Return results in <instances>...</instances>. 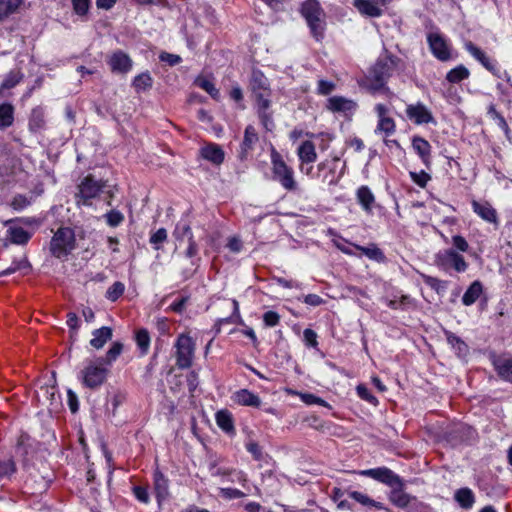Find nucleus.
<instances>
[{
    "mask_svg": "<svg viewBox=\"0 0 512 512\" xmlns=\"http://www.w3.org/2000/svg\"><path fill=\"white\" fill-rule=\"evenodd\" d=\"M135 341L140 350V355L144 356L148 353L150 347V334L147 329L141 328L135 333Z\"/></svg>",
    "mask_w": 512,
    "mask_h": 512,
    "instance_id": "e433bc0d",
    "label": "nucleus"
},
{
    "mask_svg": "<svg viewBox=\"0 0 512 512\" xmlns=\"http://www.w3.org/2000/svg\"><path fill=\"white\" fill-rule=\"evenodd\" d=\"M297 155L302 164L313 163L317 160L315 144L310 141H304L297 149Z\"/></svg>",
    "mask_w": 512,
    "mask_h": 512,
    "instance_id": "5701e85b",
    "label": "nucleus"
},
{
    "mask_svg": "<svg viewBox=\"0 0 512 512\" xmlns=\"http://www.w3.org/2000/svg\"><path fill=\"white\" fill-rule=\"evenodd\" d=\"M253 97L255 99L257 114L262 112H269L271 107V91L254 94Z\"/></svg>",
    "mask_w": 512,
    "mask_h": 512,
    "instance_id": "79ce46f5",
    "label": "nucleus"
},
{
    "mask_svg": "<svg viewBox=\"0 0 512 512\" xmlns=\"http://www.w3.org/2000/svg\"><path fill=\"white\" fill-rule=\"evenodd\" d=\"M173 235L178 241L194 239L190 224L183 219L176 224Z\"/></svg>",
    "mask_w": 512,
    "mask_h": 512,
    "instance_id": "4c0bfd02",
    "label": "nucleus"
},
{
    "mask_svg": "<svg viewBox=\"0 0 512 512\" xmlns=\"http://www.w3.org/2000/svg\"><path fill=\"white\" fill-rule=\"evenodd\" d=\"M376 131L385 133L389 136L395 132V122L391 117L379 119Z\"/></svg>",
    "mask_w": 512,
    "mask_h": 512,
    "instance_id": "de8ad7c7",
    "label": "nucleus"
},
{
    "mask_svg": "<svg viewBox=\"0 0 512 512\" xmlns=\"http://www.w3.org/2000/svg\"><path fill=\"white\" fill-rule=\"evenodd\" d=\"M200 155L202 158L214 165L222 164L225 158L223 149L216 143H208L201 147Z\"/></svg>",
    "mask_w": 512,
    "mask_h": 512,
    "instance_id": "4468645a",
    "label": "nucleus"
},
{
    "mask_svg": "<svg viewBox=\"0 0 512 512\" xmlns=\"http://www.w3.org/2000/svg\"><path fill=\"white\" fill-rule=\"evenodd\" d=\"M15 108L9 102L0 104V130H4L14 123Z\"/></svg>",
    "mask_w": 512,
    "mask_h": 512,
    "instance_id": "7c9ffc66",
    "label": "nucleus"
},
{
    "mask_svg": "<svg viewBox=\"0 0 512 512\" xmlns=\"http://www.w3.org/2000/svg\"><path fill=\"white\" fill-rule=\"evenodd\" d=\"M355 247L356 249L361 251L362 254H364L371 260L377 261L379 263L384 262L386 260L383 251L375 244H372L369 247H363L360 245H355Z\"/></svg>",
    "mask_w": 512,
    "mask_h": 512,
    "instance_id": "58836bf2",
    "label": "nucleus"
},
{
    "mask_svg": "<svg viewBox=\"0 0 512 512\" xmlns=\"http://www.w3.org/2000/svg\"><path fill=\"white\" fill-rule=\"evenodd\" d=\"M215 420L218 427L226 434L234 435L236 433L234 426V418L229 410L222 409L216 412Z\"/></svg>",
    "mask_w": 512,
    "mask_h": 512,
    "instance_id": "a211bd4d",
    "label": "nucleus"
},
{
    "mask_svg": "<svg viewBox=\"0 0 512 512\" xmlns=\"http://www.w3.org/2000/svg\"><path fill=\"white\" fill-rule=\"evenodd\" d=\"M339 161L338 157L333 158L331 161H325L318 164V170L321 171L325 169L326 167H329V174H326L324 176V181H326L329 185H336L343 175V171L336 177L334 176V170L336 168V165Z\"/></svg>",
    "mask_w": 512,
    "mask_h": 512,
    "instance_id": "f704fd0d",
    "label": "nucleus"
},
{
    "mask_svg": "<svg viewBox=\"0 0 512 512\" xmlns=\"http://www.w3.org/2000/svg\"><path fill=\"white\" fill-rule=\"evenodd\" d=\"M356 104L345 97L333 96L328 99L327 108L332 112H347L355 109Z\"/></svg>",
    "mask_w": 512,
    "mask_h": 512,
    "instance_id": "393cba45",
    "label": "nucleus"
},
{
    "mask_svg": "<svg viewBox=\"0 0 512 512\" xmlns=\"http://www.w3.org/2000/svg\"><path fill=\"white\" fill-rule=\"evenodd\" d=\"M125 285L120 282H114L106 291V298L112 302L117 301L124 293Z\"/></svg>",
    "mask_w": 512,
    "mask_h": 512,
    "instance_id": "a18cd8bd",
    "label": "nucleus"
},
{
    "mask_svg": "<svg viewBox=\"0 0 512 512\" xmlns=\"http://www.w3.org/2000/svg\"><path fill=\"white\" fill-rule=\"evenodd\" d=\"M452 245L453 249L457 252H467L469 249V244L466 239L461 235H455L452 237Z\"/></svg>",
    "mask_w": 512,
    "mask_h": 512,
    "instance_id": "69168bd1",
    "label": "nucleus"
},
{
    "mask_svg": "<svg viewBox=\"0 0 512 512\" xmlns=\"http://www.w3.org/2000/svg\"><path fill=\"white\" fill-rule=\"evenodd\" d=\"M271 164L272 179L280 183V185L288 191L296 190L297 181L294 177L293 168L286 164L281 154L274 148L271 151Z\"/></svg>",
    "mask_w": 512,
    "mask_h": 512,
    "instance_id": "7ed1b4c3",
    "label": "nucleus"
},
{
    "mask_svg": "<svg viewBox=\"0 0 512 512\" xmlns=\"http://www.w3.org/2000/svg\"><path fill=\"white\" fill-rule=\"evenodd\" d=\"M263 321L266 326L268 327H274L279 324L280 321V315L275 311H267L263 315Z\"/></svg>",
    "mask_w": 512,
    "mask_h": 512,
    "instance_id": "338daca9",
    "label": "nucleus"
},
{
    "mask_svg": "<svg viewBox=\"0 0 512 512\" xmlns=\"http://www.w3.org/2000/svg\"><path fill=\"white\" fill-rule=\"evenodd\" d=\"M246 450L252 455L256 461H262L264 459V452L262 447L254 440H249L245 444Z\"/></svg>",
    "mask_w": 512,
    "mask_h": 512,
    "instance_id": "8fccbe9b",
    "label": "nucleus"
},
{
    "mask_svg": "<svg viewBox=\"0 0 512 512\" xmlns=\"http://www.w3.org/2000/svg\"><path fill=\"white\" fill-rule=\"evenodd\" d=\"M46 125L45 122V113L43 108L36 107L31 111L30 117H29V130L33 133H38L42 130H44Z\"/></svg>",
    "mask_w": 512,
    "mask_h": 512,
    "instance_id": "cd10ccee",
    "label": "nucleus"
},
{
    "mask_svg": "<svg viewBox=\"0 0 512 512\" xmlns=\"http://www.w3.org/2000/svg\"><path fill=\"white\" fill-rule=\"evenodd\" d=\"M30 267H31V265H30L29 261L27 260V258L24 257L20 260L14 261L12 263V265L9 268L3 270L0 273V275H2V276L10 275L12 273H15L18 270L29 269Z\"/></svg>",
    "mask_w": 512,
    "mask_h": 512,
    "instance_id": "3c124183",
    "label": "nucleus"
},
{
    "mask_svg": "<svg viewBox=\"0 0 512 512\" xmlns=\"http://www.w3.org/2000/svg\"><path fill=\"white\" fill-rule=\"evenodd\" d=\"M105 217L107 224L111 227H117L124 220L123 214L118 210L109 211L108 213H106Z\"/></svg>",
    "mask_w": 512,
    "mask_h": 512,
    "instance_id": "bf43d9fd",
    "label": "nucleus"
},
{
    "mask_svg": "<svg viewBox=\"0 0 512 512\" xmlns=\"http://www.w3.org/2000/svg\"><path fill=\"white\" fill-rule=\"evenodd\" d=\"M455 500L463 509H470L472 508L475 497L474 493L469 488H460L455 492L454 495Z\"/></svg>",
    "mask_w": 512,
    "mask_h": 512,
    "instance_id": "473e14b6",
    "label": "nucleus"
},
{
    "mask_svg": "<svg viewBox=\"0 0 512 512\" xmlns=\"http://www.w3.org/2000/svg\"><path fill=\"white\" fill-rule=\"evenodd\" d=\"M492 364L500 379L512 383V358L498 357Z\"/></svg>",
    "mask_w": 512,
    "mask_h": 512,
    "instance_id": "f3484780",
    "label": "nucleus"
},
{
    "mask_svg": "<svg viewBox=\"0 0 512 512\" xmlns=\"http://www.w3.org/2000/svg\"><path fill=\"white\" fill-rule=\"evenodd\" d=\"M67 326L70 330V337L73 338L77 335L78 328L80 326V320L76 313L69 312L67 314Z\"/></svg>",
    "mask_w": 512,
    "mask_h": 512,
    "instance_id": "13d9d810",
    "label": "nucleus"
},
{
    "mask_svg": "<svg viewBox=\"0 0 512 512\" xmlns=\"http://www.w3.org/2000/svg\"><path fill=\"white\" fill-rule=\"evenodd\" d=\"M133 494L136 499L144 504L149 503L150 497L146 487L135 486L133 487Z\"/></svg>",
    "mask_w": 512,
    "mask_h": 512,
    "instance_id": "774afa93",
    "label": "nucleus"
},
{
    "mask_svg": "<svg viewBox=\"0 0 512 512\" xmlns=\"http://www.w3.org/2000/svg\"><path fill=\"white\" fill-rule=\"evenodd\" d=\"M12 220L17 222L18 225H22L24 228L28 227V230H34V232L41 224V222L35 217H17Z\"/></svg>",
    "mask_w": 512,
    "mask_h": 512,
    "instance_id": "5fc2aeb1",
    "label": "nucleus"
},
{
    "mask_svg": "<svg viewBox=\"0 0 512 512\" xmlns=\"http://www.w3.org/2000/svg\"><path fill=\"white\" fill-rule=\"evenodd\" d=\"M258 140L259 138L256 129L252 125H248L244 131V138L241 143L240 157L245 158L248 152L253 149Z\"/></svg>",
    "mask_w": 512,
    "mask_h": 512,
    "instance_id": "b1692460",
    "label": "nucleus"
},
{
    "mask_svg": "<svg viewBox=\"0 0 512 512\" xmlns=\"http://www.w3.org/2000/svg\"><path fill=\"white\" fill-rule=\"evenodd\" d=\"M347 495L356 502H358L359 504H361L362 506L373 507L377 510L389 511V509L386 508L383 503L371 499L368 495L362 492L350 490L347 492Z\"/></svg>",
    "mask_w": 512,
    "mask_h": 512,
    "instance_id": "c85d7f7f",
    "label": "nucleus"
},
{
    "mask_svg": "<svg viewBox=\"0 0 512 512\" xmlns=\"http://www.w3.org/2000/svg\"><path fill=\"white\" fill-rule=\"evenodd\" d=\"M176 366L179 369H188L192 366L194 353H195V341L188 334H180L174 345Z\"/></svg>",
    "mask_w": 512,
    "mask_h": 512,
    "instance_id": "39448f33",
    "label": "nucleus"
},
{
    "mask_svg": "<svg viewBox=\"0 0 512 512\" xmlns=\"http://www.w3.org/2000/svg\"><path fill=\"white\" fill-rule=\"evenodd\" d=\"M422 279L427 286H429L431 289L435 290L437 293H439L441 290H444L446 288V282L442 281L436 277L429 276V275H422Z\"/></svg>",
    "mask_w": 512,
    "mask_h": 512,
    "instance_id": "603ef678",
    "label": "nucleus"
},
{
    "mask_svg": "<svg viewBox=\"0 0 512 512\" xmlns=\"http://www.w3.org/2000/svg\"><path fill=\"white\" fill-rule=\"evenodd\" d=\"M252 94L271 91L267 77L260 70H253L250 80Z\"/></svg>",
    "mask_w": 512,
    "mask_h": 512,
    "instance_id": "4be33fe9",
    "label": "nucleus"
},
{
    "mask_svg": "<svg viewBox=\"0 0 512 512\" xmlns=\"http://www.w3.org/2000/svg\"><path fill=\"white\" fill-rule=\"evenodd\" d=\"M399 62L400 59L392 54L379 57L369 71L368 80L371 89L375 91L383 89Z\"/></svg>",
    "mask_w": 512,
    "mask_h": 512,
    "instance_id": "f257e3e1",
    "label": "nucleus"
},
{
    "mask_svg": "<svg viewBox=\"0 0 512 512\" xmlns=\"http://www.w3.org/2000/svg\"><path fill=\"white\" fill-rule=\"evenodd\" d=\"M168 479L160 472L154 473V489L158 500L164 499L168 496Z\"/></svg>",
    "mask_w": 512,
    "mask_h": 512,
    "instance_id": "72a5a7b5",
    "label": "nucleus"
},
{
    "mask_svg": "<svg viewBox=\"0 0 512 512\" xmlns=\"http://www.w3.org/2000/svg\"><path fill=\"white\" fill-rule=\"evenodd\" d=\"M434 263L445 272L453 269L458 273H463L468 268V263L464 257L452 248L439 251L435 255Z\"/></svg>",
    "mask_w": 512,
    "mask_h": 512,
    "instance_id": "0eeeda50",
    "label": "nucleus"
},
{
    "mask_svg": "<svg viewBox=\"0 0 512 512\" xmlns=\"http://www.w3.org/2000/svg\"><path fill=\"white\" fill-rule=\"evenodd\" d=\"M300 13L306 20L313 37L319 41L325 30V12L318 0H306L301 4Z\"/></svg>",
    "mask_w": 512,
    "mask_h": 512,
    "instance_id": "f03ea898",
    "label": "nucleus"
},
{
    "mask_svg": "<svg viewBox=\"0 0 512 512\" xmlns=\"http://www.w3.org/2000/svg\"><path fill=\"white\" fill-rule=\"evenodd\" d=\"M470 72L469 70L462 64L457 67L451 69L447 75L446 80L450 83H459L467 78H469Z\"/></svg>",
    "mask_w": 512,
    "mask_h": 512,
    "instance_id": "ea45409f",
    "label": "nucleus"
},
{
    "mask_svg": "<svg viewBox=\"0 0 512 512\" xmlns=\"http://www.w3.org/2000/svg\"><path fill=\"white\" fill-rule=\"evenodd\" d=\"M22 76L19 72L11 71L3 80L0 86V94L3 90L11 89L15 87L21 80Z\"/></svg>",
    "mask_w": 512,
    "mask_h": 512,
    "instance_id": "49530a36",
    "label": "nucleus"
},
{
    "mask_svg": "<svg viewBox=\"0 0 512 512\" xmlns=\"http://www.w3.org/2000/svg\"><path fill=\"white\" fill-rule=\"evenodd\" d=\"M361 475L373 478L390 487L404 486L403 479L387 467H379L360 472Z\"/></svg>",
    "mask_w": 512,
    "mask_h": 512,
    "instance_id": "9d476101",
    "label": "nucleus"
},
{
    "mask_svg": "<svg viewBox=\"0 0 512 512\" xmlns=\"http://www.w3.org/2000/svg\"><path fill=\"white\" fill-rule=\"evenodd\" d=\"M303 340L308 347L317 348L318 346L317 333L310 328L303 331Z\"/></svg>",
    "mask_w": 512,
    "mask_h": 512,
    "instance_id": "e2e57ef3",
    "label": "nucleus"
},
{
    "mask_svg": "<svg viewBox=\"0 0 512 512\" xmlns=\"http://www.w3.org/2000/svg\"><path fill=\"white\" fill-rule=\"evenodd\" d=\"M412 147L425 165H428L431 159V145L421 136L412 138Z\"/></svg>",
    "mask_w": 512,
    "mask_h": 512,
    "instance_id": "412c9836",
    "label": "nucleus"
},
{
    "mask_svg": "<svg viewBox=\"0 0 512 512\" xmlns=\"http://www.w3.org/2000/svg\"><path fill=\"white\" fill-rule=\"evenodd\" d=\"M197 85L207 92L213 99L219 98V90L215 87V85L209 81L208 79H198Z\"/></svg>",
    "mask_w": 512,
    "mask_h": 512,
    "instance_id": "864d4df0",
    "label": "nucleus"
},
{
    "mask_svg": "<svg viewBox=\"0 0 512 512\" xmlns=\"http://www.w3.org/2000/svg\"><path fill=\"white\" fill-rule=\"evenodd\" d=\"M234 401L242 406L258 408L261 405V399L258 395L248 389H240L234 393Z\"/></svg>",
    "mask_w": 512,
    "mask_h": 512,
    "instance_id": "6ab92c4d",
    "label": "nucleus"
},
{
    "mask_svg": "<svg viewBox=\"0 0 512 512\" xmlns=\"http://www.w3.org/2000/svg\"><path fill=\"white\" fill-rule=\"evenodd\" d=\"M357 200L366 212L372 211V205L375 197L368 186H361L357 190Z\"/></svg>",
    "mask_w": 512,
    "mask_h": 512,
    "instance_id": "2f4dec72",
    "label": "nucleus"
},
{
    "mask_svg": "<svg viewBox=\"0 0 512 512\" xmlns=\"http://www.w3.org/2000/svg\"><path fill=\"white\" fill-rule=\"evenodd\" d=\"M30 204H31V198H28L27 196L22 195V194L15 195L11 201V207L17 211L25 209Z\"/></svg>",
    "mask_w": 512,
    "mask_h": 512,
    "instance_id": "6e6d98bb",
    "label": "nucleus"
},
{
    "mask_svg": "<svg viewBox=\"0 0 512 512\" xmlns=\"http://www.w3.org/2000/svg\"><path fill=\"white\" fill-rule=\"evenodd\" d=\"M429 48L438 60L445 62L451 59L450 46L445 38L439 33H429L427 35Z\"/></svg>",
    "mask_w": 512,
    "mask_h": 512,
    "instance_id": "9b49d317",
    "label": "nucleus"
},
{
    "mask_svg": "<svg viewBox=\"0 0 512 512\" xmlns=\"http://www.w3.org/2000/svg\"><path fill=\"white\" fill-rule=\"evenodd\" d=\"M483 292L482 283L478 280L472 282L462 297L465 306L474 304Z\"/></svg>",
    "mask_w": 512,
    "mask_h": 512,
    "instance_id": "c756f323",
    "label": "nucleus"
},
{
    "mask_svg": "<svg viewBox=\"0 0 512 512\" xmlns=\"http://www.w3.org/2000/svg\"><path fill=\"white\" fill-rule=\"evenodd\" d=\"M404 486H395L389 494V500L393 505L401 509H408L415 496L403 491Z\"/></svg>",
    "mask_w": 512,
    "mask_h": 512,
    "instance_id": "dca6fc26",
    "label": "nucleus"
},
{
    "mask_svg": "<svg viewBox=\"0 0 512 512\" xmlns=\"http://www.w3.org/2000/svg\"><path fill=\"white\" fill-rule=\"evenodd\" d=\"M356 391H357L358 396L361 399H363L373 405H376L378 403L377 398L371 393V391L364 384H359L356 387Z\"/></svg>",
    "mask_w": 512,
    "mask_h": 512,
    "instance_id": "4d7b16f0",
    "label": "nucleus"
},
{
    "mask_svg": "<svg viewBox=\"0 0 512 512\" xmlns=\"http://www.w3.org/2000/svg\"><path fill=\"white\" fill-rule=\"evenodd\" d=\"M447 342L455 349L458 356L467 355L469 348L468 345L458 336L450 331L445 332Z\"/></svg>",
    "mask_w": 512,
    "mask_h": 512,
    "instance_id": "c9c22d12",
    "label": "nucleus"
},
{
    "mask_svg": "<svg viewBox=\"0 0 512 512\" xmlns=\"http://www.w3.org/2000/svg\"><path fill=\"white\" fill-rule=\"evenodd\" d=\"M109 370L104 367V364L97 360L96 362H90L80 372V379L82 384L91 389L95 390L99 388L107 379Z\"/></svg>",
    "mask_w": 512,
    "mask_h": 512,
    "instance_id": "423d86ee",
    "label": "nucleus"
},
{
    "mask_svg": "<svg viewBox=\"0 0 512 512\" xmlns=\"http://www.w3.org/2000/svg\"><path fill=\"white\" fill-rule=\"evenodd\" d=\"M23 0H0V21L16 12Z\"/></svg>",
    "mask_w": 512,
    "mask_h": 512,
    "instance_id": "37998d69",
    "label": "nucleus"
},
{
    "mask_svg": "<svg viewBox=\"0 0 512 512\" xmlns=\"http://www.w3.org/2000/svg\"><path fill=\"white\" fill-rule=\"evenodd\" d=\"M76 239L74 231L69 227H60L50 242V252L56 258L67 256L75 249Z\"/></svg>",
    "mask_w": 512,
    "mask_h": 512,
    "instance_id": "20e7f679",
    "label": "nucleus"
},
{
    "mask_svg": "<svg viewBox=\"0 0 512 512\" xmlns=\"http://www.w3.org/2000/svg\"><path fill=\"white\" fill-rule=\"evenodd\" d=\"M123 344L120 342H114L109 350L106 352L104 357L99 358L98 360L102 362L104 365H111L122 353Z\"/></svg>",
    "mask_w": 512,
    "mask_h": 512,
    "instance_id": "a19ab883",
    "label": "nucleus"
},
{
    "mask_svg": "<svg viewBox=\"0 0 512 512\" xmlns=\"http://www.w3.org/2000/svg\"><path fill=\"white\" fill-rule=\"evenodd\" d=\"M407 512H432V508L430 505L419 501L415 496L414 500H412L411 504L409 505Z\"/></svg>",
    "mask_w": 512,
    "mask_h": 512,
    "instance_id": "680f3d73",
    "label": "nucleus"
},
{
    "mask_svg": "<svg viewBox=\"0 0 512 512\" xmlns=\"http://www.w3.org/2000/svg\"><path fill=\"white\" fill-rule=\"evenodd\" d=\"M353 4L362 15L368 17H380L383 13L382 8L378 7L371 0H354Z\"/></svg>",
    "mask_w": 512,
    "mask_h": 512,
    "instance_id": "bb28decb",
    "label": "nucleus"
},
{
    "mask_svg": "<svg viewBox=\"0 0 512 512\" xmlns=\"http://www.w3.org/2000/svg\"><path fill=\"white\" fill-rule=\"evenodd\" d=\"M406 115L416 125L436 123L431 111L421 102L407 105Z\"/></svg>",
    "mask_w": 512,
    "mask_h": 512,
    "instance_id": "f8f14e48",
    "label": "nucleus"
},
{
    "mask_svg": "<svg viewBox=\"0 0 512 512\" xmlns=\"http://www.w3.org/2000/svg\"><path fill=\"white\" fill-rule=\"evenodd\" d=\"M105 186V181L96 180L92 174H88L78 185L77 203L86 206L91 205V200L96 198Z\"/></svg>",
    "mask_w": 512,
    "mask_h": 512,
    "instance_id": "6e6552de",
    "label": "nucleus"
},
{
    "mask_svg": "<svg viewBox=\"0 0 512 512\" xmlns=\"http://www.w3.org/2000/svg\"><path fill=\"white\" fill-rule=\"evenodd\" d=\"M167 236V230L165 228H159L151 234L149 242L154 246L155 250H159L160 246L167 240Z\"/></svg>",
    "mask_w": 512,
    "mask_h": 512,
    "instance_id": "09e8293b",
    "label": "nucleus"
},
{
    "mask_svg": "<svg viewBox=\"0 0 512 512\" xmlns=\"http://www.w3.org/2000/svg\"><path fill=\"white\" fill-rule=\"evenodd\" d=\"M16 471V465L13 459L0 461V479L13 474Z\"/></svg>",
    "mask_w": 512,
    "mask_h": 512,
    "instance_id": "052dcab7",
    "label": "nucleus"
},
{
    "mask_svg": "<svg viewBox=\"0 0 512 512\" xmlns=\"http://www.w3.org/2000/svg\"><path fill=\"white\" fill-rule=\"evenodd\" d=\"M473 211L480 216L483 220L496 223L497 222V213L496 210L488 203V202H478L476 200L472 201Z\"/></svg>",
    "mask_w": 512,
    "mask_h": 512,
    "instance_id": "aec40b11",
    "label": "nucleus"
},
{
    "mask_svg": "<svg viewBox=\"0 0 512 512\" xmlns=\"http://www.w3.org/2000/svg\"><path fill=\"white\" fill-rule=\"evenodd\" d=\"M90 345L95 349H101L109 340L112 339L113 331L110 327L104 326L92 332Z\"/></svg>",
    "mask_w": 512,
    "mask_h": 512,
    "instance_id": "a878e982",
    "label": "nucleus"
},
{
    "mask_svg": "<svg viewBox=\"0 0 512 512\" xmlns=\"http://www.w3.org/2000/svg\"><path fill=\"white\" fill-rule=\"evenodd\" d=\"M153 80L149 73H141L137 75L132 83L136 92L145 91L152 87Z\"/></svg>",
    "mask_w": 512,
    "mask_h": 512,
    "instance_id": "c03bdc74",
    "label": "nucleus"
},
{
    "mask_svg": "<svg viewBox=\"0 0 512 512\" xmlns=\"http://www.w3.org/2000/svg\"><path fill=\"white\" fill-rule=\"evenodd\" d=\"M108 64L113 73L125 74L132 68V60L122 50L115 51L108 59Z\"/></svg>",
    "mask_w": 512,
    "mask_h": 512,
    "instance_id": "ddd939ff",
    "label": "nucleus"
},
{
    "mask_svg": "<svg viewBox=\"0 0 512 512\" xmlns=\"http://www.w3.org/2000/svg\"><path fill=\"white\" fill-rule=\"evenodd\" d=\"M4 225L7 227L6 239L12 244L25 246L34 235V230L25 229L22 225H18L17 222L11 219L5 221Z\"/></svg>",
    "mask_w": 512,
    "mask_h": 512,
    "instance_id": "1a4fd4ad",
    "label": "nucleus"
},
{
    "mask_svg": "<svg viewBox=\"0 0 512 512\" xmlns=\"http://www.w3.org/2000/svg\"><path fill=\"white\" fill-rule=\"evenodd\" d=\"M73 4L74 12L79 16H84L87 14L90 0H71Z\"/></svg>",
    "mask_w": 512,
    "mask_h": 512,
    "instance_id": "0e129e2a",
    "label": "nucleus"
},
{
    "mask_svg": "<svg viewBox=\"0 0 512 512\" xmlns=\"http://www.w3.org/2000/svg\"><path fill=\"white\" fill-rule=\"evenodd\" d=\"M466 50L478 60L488 71L496 73L497 66L479 47L473 44L471 41L465 43Z\"/></svg>",
    "mask_w": 512,
    "mask_h": 512,
    "instance_id": "2eb2a0df",
    "label": "nucleus"
}]
</instances>
